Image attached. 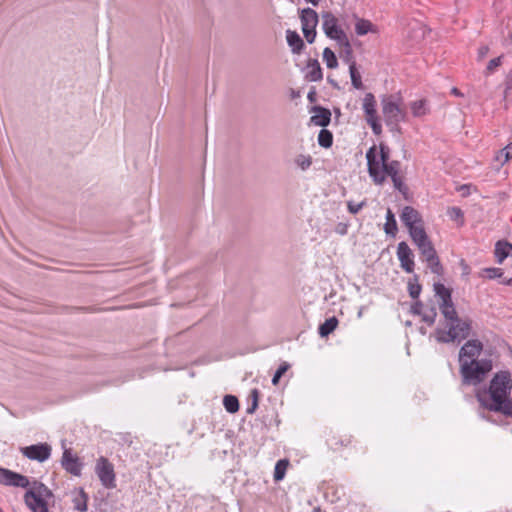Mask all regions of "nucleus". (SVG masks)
Listing matches in <instances>:
<instances>
[{
  "label": "nucleus",
  "instance_id": "obj_35",
  "mask_svg": "<svg viewBox=\"0 0 512 512\" xmlns=\"http://www.w3.org/2000/svg\"><path fill=\"white\" fill-rule=\"evenodd\" d=\"M409 295L413 299H417L421 293V285L418 283L417 276L414 279H410L408 282Z\"/></svg>",
  "mask_w": 512,
  "mask_h": 512
},
{
  "label": "nucleus",
  "instance_id": "obj_46",
  "mask_svg": "<svg viewBox=\"0 0 512 512\" xmlns=\"http://www.w3.org/2000/svg\"><path fill=\"white\" fill-rule=\"evenodd\" d=\"M81 497L83 499L82 502H76L75 504V508L81 512H84L87 510V500H88V496L87 494L81 490Z\"/></svg>",
  "mask_w": 512,
  "mask_h": 512
},
{
  "label": "nucleus",
  "instance_id": "obj_52",
  "mask_svg": "<svg viewBox=\"0 0 512 512\" xmlns=\"http://www.w3.org/2000/svg\"><path fill=\"white\" fill-rule=\"evenodd\" d=\"M328 81H329V82H330L334 87H338L337 83H336L334 80H332V79L328 78Z\"/></svg>",
  "mask_w": 512,
  "mask_h": 512
},
{
  "label": "nucleus",
  "instance_id": "obj_39",
  "mask_svg": "<svg viewBox=\"0 0 512 512\" xmlns=\"http://www.w3.org/2000/svg\"><path fill=\"white\" fill-rule=\"evenodd\" d=\"M259 395L260 393L258 389L254 388L251 390L249 395V398L251 399V405L246 410L248 414H253L256 411L258 407Z\"/></svg>",
  "mask_w": 512,
  "mask_h": 512
},
{
  "label": "nucleus",
  "instance_id": "obj_38",
  "mask_svg": "<svg viewBox=\"0 0 512 512\" xmlns=\"http://www.w3.org/2000/svg\"><path fill=\"white\" fill-rule=\"evenodd\" d=\"M377 160L380 161V167L391 161L390 148L384 143H380L379 145V159Z\"/></svg>",
  "mask_w": 512,
  "mask_h": 512
},
{
  "label": "nucleus",
  "instance_id": "obj_25",
  "mask_svg": "<svg viewBox=\"0 0 512 512\" xmlns=\"http://www.w3.org/2000/svg\"><path fill=\"white\" fill-rule=\"evenodd\" d=\"M338 326V319L333 316L325 320L318 328V333L321 337H327L331 334Z\"/></svg>",
  "mask_w": 512,
  "mask_h": 512
},
{
  "label": "nucleus",
  "instance_id": "obj_40",
  "mask_svg": "<svg viewBox=\"0 0 512 512\" xmlns=\"http://www.w3.org/2000/svg\"><path fill=\"white\" fill-rule=\"evenodd\" d=\"M502 275H503L502 269L501 268H495V267L485 268L481 272V276L487 277L488 279L499 278Z\"/></svg>",
  "mask_w": 512,
  "mask_h": 512
},
{
  "label": "nucleus",
  "instance_id": "obj_36",
  "mask_svg": "<svg viewBox=\"0 0 512 512\" xmlns=\"http://www.w3.org/2000/svg\"><path fill=\"white\" fill-rule=\"evenodd\" d=\"M288 466L287 460H279L274 469V479L276 481L282 480L285 476L286 468Z\"/></svg>",
  "mask_w": 512,
  "mask_h": 512
},
{
  "label": "nucleus",
  "instance_id": "obj_13",
  "mask_svg": "<svg viewBox=\"0 0 512 512\" xmlns=\"http://www.w3.org/2000/svg\"><path fill=\"white\" fill-rule=\"evenodd\" d=\"M0 484L26 488L29 486L30 482L28 478L22 474L9 469L0 468Z\"/></svg>",
  "mask_w": 512,
  "mask_h": 512
},
{
  "label": "nucleus",
  "instance_id": "obj_16",
  "mask_svg": "<svg viewBox=\"0 0 512 512\" xmlns=\"http://www.w3.org/2000/svg\"><path fill=\"white\" fill-rule=\"evenodd\" d=\"M310 112L314 115L310 118L311 123L320 127H327L331 122V112L322 106H313Z\"/></svg>",
  "mask_w": 512,
  "mask_h": 512
},
{
  "label": "nucleus",
  "instance_id": "obj_29",
  "mask_svg": "<svg viewBox=\"0 0 512 512\" xmlns=\"http://www.w3.org/2000/svg\"><path fill=\"white\" fill-rule=\"evenodd\" d=\"M386 234L394 236L397 232V223L393 212L388 209L386 214V223L384 225Z\"/></svg>",
  "mask_w": 512,
  "mask_h": 512
},
{
  "label": "nucleus",
  "instance_id": "obj_19",
  "mask_svg": "<svg viewBox=\"0 0 512 512\" xmlns=\"http://www.w3.org/2000/svg\"><path fill=\"white\" fill-rule=\"evenodd\" d=\"M401 221L403 224L410 228L414 225H418L422 223V218L420 213L411 206H405L402 210V213L400 215Z\"/></svg>",
  "mask_w": 512,
  "mask_h": 512
},
{
  "label": "nucleus",
  "instance_id": "obj_9",
  "mask_svg": "<svg viewBox=\"0 0 512 512\" xmlns=\"http://www.w3.org/2000/svg\"><path fill=\"white\" fill-rule=\"evenodd\" d=\"M322 28L326 36L337 43L347 38L344 30L338 25V19L333 13L326 11L322 13Z\"/></svg>",
  "mask_w": 512,
  "mask_h": 512
},
{
  "label": "nucleus",
  "instance_id": "obj_33",
  "mask_svg": "<svg viewBox=\"0 0 512 512\" xmlns=\"http://www.w3.org/2000/svg\"><path fill=\"white\" fill-rule=\"evenodd\" d=\"M223 405L229 413H235L239 410V401L233 395L224 396Z\"/></svg>",
  "mask_w": 512,
  "mask_h": 512
},
{
  "label": "nucleus",
  "instance_id": "obj_50",
  "mask_svg": "<svg viewBox=\"0 0 512 512\" xmlns=\"http://www.w3.org/2000/svg\"><path fill=\"white\" fill-rule=\"evenodd\" d=\"M451 93H452L453 95H455V96H463V94L461 93V91H460L458 88H456V87H454V88H452V89H451Z\"/></svg>",
  "mask_w": 512,
  "mask_h": 512
},
{
  "label": "nucleus",
  "instance_id": "obj_1",
  "mask_svg": "<svg viewBox=\"0 0 512 512\" xmlns=\"http://www.w3.org/2000/svg\"><path fill=\"white\" fill-rule=\"evenodd\" d=\"M512 390L511 375L508 371H500L490 381L487 392H479L476 399L480 404L479 416L487 421L490 418L483 410L500 412L512 417V399L509 395Z\"/></svg>",
  "mask_w": 512,
  "mask_h": 512
},
{
  "label": "nucleus",
  "instance_id": "obj_41",
  "mask_svg": "<svg viewBox=\"0 0 512 512\" xmlns=\"http://www.w3.org/2000/svg\"><path fill=\"white\" fill-rule=\"evenodd\" d=\"M447 214L454 221H460V224L464 223V213L459 207H451L448 209Z\"/></svg>",
  "mask_w": 512,
  "mask_h": 512
},
{
  "label": "nucleus",
  "instance_id": "obj_56",
  "mask_svg": "<svg viewBox=\"0 0 512 512\" xmlns=\"http://www.w3.org/2000/svg\"><path fill=\"white\" fill-rule=\"evenodd\" d=\"M0 512H3V511L0 509Z\"/></svg>",
  "mask_w": 512,
  "mask_h": 512
},
{
  "label": "nucleus",
  "instance_id": "obj_2",
  "mask_svg": "<svg viewBox=\"0 0 512 512\" xmlns=\"http://www.w3.org/2000/svg\"><path fill=\"white\" fill-rule=\"evenodd\" d=\"M483 348V343L478 339H470L460 348L459 372L463 385H479L493 369V362L490 358L478 359Z\"/></svg>",
  "mask_w": 512,
  "mask_h": 512
},
{
  "label": "nucleus",
  "instance_id": "obj_55",
  "mask_svg": "<svg viewBox=\"0 0 512 512\" xmlns=\"http://www.w3.org/2000/svg\"><path fill=\"white\" fill-rule=\"evenodd\" d=\"M510 38L512 39V31H511V34H510Z\"/></svg>",
  "mask_w": 512,
  "mask_h": 512
},
{
  "label": "nucleus",
  "instance_id": "obj_30",
  "mask_svg": "<svg viewBox=\"0 0 512 512\" xmlns=\"http://www.w3.org/2000/svg\"><path fill=\"white\" fill-rule=\"evenodd\" d=\"M349 73H350L351 82H352L353 87L356 88V89H362L363 88V83H362V80H361V75H360L359 71L356 68V63L355 62H352L349 65Z\"/></svg>",
  "mask_w": 512,
  "mask_h": 512
},
{
  "label": "nucleus",
  "instance_id": "obj_42",
  "mask_svg": "<svg viewBox=\"0 0 512 512\" xmlns=\"http://www.w3.org/2000/svg\"><path fill=\"white\" fill-rule=\"evenodd\" d=\"M288 368H289V364L285 363V362L279 366V368L277 369V371L275 372V374L272 378L273 385H277L279 383L280 378L286 373Z\"/></svg>",
  "mask_w": 512,
  "mask_h": 512
},
{
  "label": "nucleus",
  "instance_id": "obj_20",
  "mask_svg": "<svg viewBox=\"0 0 512 512\" xmlns=\"http://www.w3.org/2000/svg\"><path fill=\"white\" fill-rule=\"evenodd\" d=\"M495 257L498 263H502L508 256L512 255V244L507 240H499L495 244Z\"/></svg>",
  "mask_w": 512,
  "mask_h": 512
},
{
  "label": "nucleus",
  "instance_id": "obj_23",
  "mask_svg": "<svg viewBox=\"0 0 512 512\" xmlns=\"http://www.w3.org/2000/svg\"><path fill=\"white\" fill-rule=\"evenodd\" d=\"M410 109L414 117H423L430 113V108L426 99L411 102Z\"/></svg>",
  "mask_w": 512,
  "mask_h": 512
},
{
  "label": "nucleus",
  "instance_id": "obj_44",
  "mask_svg": "<svg viewBox=\"0 0 512 512\" xmlns=\"http://www.w3.org/2000/svg\"><path fill=\"white\" fill-rule=\"evenodd\" d=\"M500 156L504 157L503 163H506L512 159V143H509L506 147L499 151L497 160H500Z\"/></svg>",
  "mask_w": 512,
  "mask_h": 512
},
{
  "label": "nucleus",
  "instance_id": "obj_34",
  "mask_svg": "<svg viewBox=\"0 0 512 512\" xmlns=\"http://www.w3.org/2000/svg\"><path fill=\"white\" fill-rule=\"evenodd\" d=\"M323 60L325 61L327 67L330 69H334L338 66L335 53L328 47H326L323 51Z\"/></svg>",
  "mask_w": 512,
  "mask_h": 512
},
{
  "label": "nucleus",
  "instance_id": "obj_17",
  "mask_svg": "<svg viewBox=\"0 0 512 512\" xmlns=\"http://www.w3.org/2000/svg\"><path fill=\"white\" fill-rule=\"evenodd\" d=\"M352 443V436L348 434L331 433L327 438V444L333 451H341Z\"/></svg>",
  "mask_w": 512,
  "mask_h": 512
},
{
  "label": "nucleus",
  "instance_id": "obj_45",
  "mask_svg": "<svg viewBox=\"0 0 512 512\" xmlns=\"http://www.w3.org/2000/svg\"><path fill=\"white\" fill-rule=\"evenodd\" d=\"M366 205V201H362L360 203L355 204L352 201L347 203L348 211L351 214H357L364 206Z\"/></svg>",
  "mask_w": 512,
  "mask_h": 512
},
{
  "label": "nucleus",
  "instance_id": "obj_43",
  "mask_svg": "<svg viewBox=\"0 0 512 512\" xmlns=\"http://www.w3.org/2000/svg\"><path fill=\"white\" fill-rule=\"evenodd\" d=\"M422 321L428 325H433L436 320L437 312L435 308H431L428 312L422 313Z\"/></svg>",
  "mask_w": 512,
  "mask_h": 512
},
{
  "label": "nucleus",
  "instance_id": "obj_54",
  "mask_svg": "<svg viewBox=\"0 0 512 512\" xmlns=\"http://www.w3.org/2000/svg\"><path fill=\"white\" fill-rule=\"evenodd\" d=\"M296 96H298V94H296V93L293 91V93H292V97L294 98V97H296Z\"/></svg>",
  "mask_w": 512,
  "mask_h": 512
},
{
  "label": "nucleus",
  "instance_id": "obj_12",
  "mask_svg": "<svg viewBox=\"0 0 512 512\" xmlns=\"http://www.w3.org/2000/svg\"><path fill=\"white\" fill-rule=\"evenodd\" d=\"M22 454L31 459L39 462L46 461L51 455V446L47 443L27 446L21 449Z\"/></svg>",
  "mask_w": 512,
  "mask_h": 512
},
{
  "label": "nucleus",
  "instance_id": "obj_27",
  "mask_svg": "<svg viewBox=\"0 0 512 512\" xmlns=\"http://www.w3.org/2000/svg\"><path fill=\"white\" fill-rule=\"evenodd\" d=\"M337 44L342 48L341 56L343 57L344 61L349 63V65L352 62H355L353 60L352 46L350 44V41H349L348 37L345 38L343 41L338 42Z\"/></svg>",
  "mask_w": 512,
  "mask_h": 512
},
{
  "label": "nucleus",
  "instance_id": "obj_11",
  "mask_svg": "<svg viewBox=\"0 0 512 512\" xmlns=\"http://www.w3.org/2000/svg\"><path fill=\"white\" fill-rule=\"evenodd\" d=\"M434 291L439 298V309L442 315H450L452 310H455L454 303L451 297V290L445 287L442 283L434 284Z\"/></svg>",
  "mask_w": 512,
  "mask_h": 512
},
{
  "label": "nucleus",
  "instance_id": "obj_49",
  "mask_svg": "<svg viewBox=\"0 0 512 512\" xmlns=\"http://www.w3.org/2000/svg\"><path fill=\"white\" fill-rule=\"evenodd\" d=\"M307 98L309 100V102L311 103H314L316 102L317 100V94H316V91L315 89L313 88L312 90L309 91L308 95H307Z\"/></svg>",
  "mask_w": 512,
  "mask_h": 512
},
{
  "label": "nucleus",
  "instance_id": "obj_22",
  "mask_svg": "<svg viewBox=\"0 0 512 512\" xmlns=\"http://www.w3.org/2000/svg\"><path fill=\"white\" fill-rule=\"evenodd\" d=\"M309 71L306 75V79L311 82H317L322 80L323 73L320 64L317 59H310L307 65Z\"/></svg>",
  "mask_w": 512,
  "mask_h": 512
},
{
  "label": "nucleus",
  "instance_id": "obj_48",
  "mask_svg": "<svg viewBox=\"0 0 512 512\" xmlns=\"http://www.w3.org/2000/svg\"><path fill=\"white\" fill-rule=\"evenodd\" d=\"M500 63H501V58L500 57L491 59L488 62L487 70L489 72H492L496 67H498L500 65Z\"/></svg>",
  "mask_w": 512,
  "mask_h": 512
},
{
  "label": "nucleus",
  "instance_id": "obj_32",
  "mask_svg": "<svg viewBox=\"0 0 512 512\" xmlns=\"http://www.w3.org/2000/svg\"><path fill=\"white\" fill-rule=\"evenodd\" d=\"M390 178H391V180L393 182L394 188L396 190H398L405 198H407V195H408V192H409V188L404 183L403 176L400 174V175L393 176V177H390Z\"/></svg>",
  "mask_w": 512,
  "mask_h": 512
},
{
  "label": "nucleus",
  "instance_id": "obj_26",
  "mask_svg": "<svg viewBox=\"0 0 512 512\" xmlns=\"http://www.w3.org/2000/svg\"><path fill=\"white\" fill-rule=\"evenodd\" d=\"M26 492H34V495L40 498H49L52 496L51 490L41 482L34 481L31 489Z\"/></svg>",
  "mask_w": 512,
  "mask_h": 512
},
{
  "label": "nucleus",
  "instance_id": "obj_47",
  "mask_svg": "<svg viewBox=\"0 0 512 512\" xmlns=\"http://www.w3.org/2000/svg\"><path fill=\"white\" fill-rule=\"evenodd\" d=\"M423 303L420 300L415 301L411 305V312L415 315H422Z\"/></svg>",
  "mask_w": 512,
  "mask_h": 512
},
{
  "label": "nucleus",
  "instance_id": "obj_53",
  "mask_svg": "<svg viewBox=\"0 0 512 512\" xmlns=\"http://www.w3.org/2000/svg\"><path fill=\"white\" fill-rule=\"evenodd\" d=\"M312 512H321L320 508H314Z\"/></svg>",
  "mask_w": 512,
  "mask_h": 512
},
{
  "label": "nucleus",
  "instance_id": "obj_18",
  "mask_svg": "<svg viewBox=\"0 0 512 512\" xmlns=\"http://www.w3.org/2000/svg\"><path fill=\"white\" fill-rule=\"evenodd\" d=\"M24 501L32 512H49L45 499L35 496L34 492H26Z\"/></svg>",
  "mask_w": 512,
  "mask_h": 512
},
{
  "label": "nucleus",
  "instance_id": "obj_14",
  "mask_svg": "<svg viewBox=\"0 0 512 512\" xmlns=\"http://www.w3.org/2000/svg\"><path fill=\"white\" fill-rule=\"evenodd\" d=\"M397 257L404 271L407 273L414 271V254L406 242L402 241L398 244Z\"/></svg>",
  "mask_w": 512,
  "mask_h": 512
},
{
  "label": "nucleus",
  "instance_id": "obj_4",
  "mask_svg": "<svg viewBox=\"0 0 512 512\" xmlns=\"http://www.w3.org/2000/svg\"><path fill=\"white\" fill-rule=\"evenodd\" d=\"M383 120L392 133H401L400 123L406 120L407 113L402 108V99L397 95H384L381 98Z\"/></svg>",
  "mask_w": 512,
  "mask_h": 512
},
{
  "label": "nucleus",
  "instance_id": "obj_28",
  "mask_svg": "<svg viewBox=\"0 0 512 512\" xmlns=\"http://www.w3.org/2000/svg\"><path fill=\"white\" fill-rule=\"evenodd\" d=\"M355 31L357 35L363 36L366 35L368 32H374V26L373 24L366 19H358L355 24Z\"/></svg>",
  "mask_w": 512,
  "mask_h": 512
},
{
  "label": "nucleus",
  "instance_id": "obj_37",
  "mask_svg": "<svg viewBox=\"0 0 512 512\" xmlns=\"http://www.w3.org/2000/svg\"><path fill=\"white\" fill-rule=\"evenodd\" d=\"M296 165L305 171L312 165V157L310 155L299 154L295 158Z\"/></svg>",
  "mask_w": 512,
  "mask_h": 512
},
{
  "label": "nucleus",
  "instance_id": "obj_8",
  "mask_svg": "<svg viewBox=\"0 0 512 512\" xmlns=\"http://www.w3.org/2000/svg\"><path fill=\"white\" fill-rule=\"evenodd\" d=\"M300 20L304 37L309 44H312L316 38L318 14L312 8H305L301 11Z\"/></svg>",
  "mask_w": 512,
  "mask_h": 512
},
{
  "label": "nucleus",
  "instance_id": "obj_24",
  "mask_svg": "<svg viewBox=\"0 0 512 512\" xmlns=\"http://www.w3.org/2000/svg\"><path fill=\"white\" fill-rule=\"evenodd\" d=\"M409 234L414 241V243L418 246V243H423L427 240H429L427 233L423 227V223H420L418 225H414L410 228H408Z\"/></svg>",
  "mask_w": 512,
  "mask_h": 512
},
{
  "label": "nucleus",
  "instance_id": "obj_31",
  "mask_svg": "<svg viewBox=\"0 0 512 512\" xmlns=\"http://www.w3.org/2000/svg\"><path fill=\"white\" fill-rule=\"evenodd\" d=\"M318 143L321 147L330 148L333 144V135L327 129L320 130L318 134Z\"/></svg>",
  "mask_w": 512,
  "mask_h": 512
},
{
  "label": "nucleus",
  "instance_id": "obj_21",
  "mask_svg": "<svg viewBox=\"0 0 512 512\" xmlns=\"http://www.w3.org/2000/svg\"><path fill=\"white\" fill-rule=\"evenodd\" d=\"M286 39L288 45L291 47L292 52L294 54H300L305 46L300 35L296 31L287 30Z\"/></svg>",
  "mask_w": 512,
  "mask_h": 512
},
{
  "label": "nucleus",
  "instance_id": "obj_15",
  "mask_svg": "<svg viewBox=\"0 0 512 512\" xmlns=\"http://www.w3.org/2000/svg\"><path fill=\"white\" fill-rule=\"evenodd\" d=\"M62 467L74 476H80L83 464L78 456L73 455L71 449H65L61 460Z\"/></svg>",
  "mask_w": 512,
  "mask_h": 512
},
{
  "label": "nucleus",
  "instance_id": "obj_51",
  "mask_svg": "<svg viewBox=\"0 0 512 512\" xmlns=\"http://www.w3.org/2000/svg\"><path fill=\"white\" fill-rule=\"evenodd\" d=\"M307 1L310 2L314 6H317L320 2V0H307Z\"/></svg>",
  "mask_w": 512,
  "mask_h": 512
},
{
  "label": "nucleus",
  "instance_id": "obj_3",
  "mask_svg": "<svg viewBox=\"0 0 512 512\" xmlns=\"http://www.w3.org/2000/svg\"><path fill=\"white\" fill-rule=\"evenodd\" d=\"M444 328H437L435 338L439 343H460L471 335L472 320L460 318L456 309L450 315H443Z\"/></svg>",
  "mask_w": 512,
  "mask_h": 512
},
{
  "label": "nucleus",
  "instance_id": "obj_5",
  "mask_svg": "<svg viewBox=\"0 0 512 512\" xmlns=\"http://www.w3.org/2000/svg\"><path fill=\"white\" fill-rule=\"evenodd\" d=\"M367 166L369 176L376 185H382L386 177L400 175L401 163L398 160H391L380 167V161L377 160V147L373 145L366 152Z\"/></svg>",
  "mask_w": 512,
  "mask_h": 512
},
{
  "label": "nucleus",
  "instance_id": "obj_10",
  "mask_svg": "<svg viewBox=\"0 0 512 512\" xmlns=\"http://www.w3.org/2000/svg\"><path fill=\"white\" fill-rule=\"evenodd\" d=\"M417 247L423 260L427 262V266L430 268L431 272L441 275L443 273V267L432 242L427 240L423 243H418Z\"/></svg>",
  "mask_w": 512,
  "mask_h": 512
},
{
  "label": "nucleus",
  "instance_id": "obj_7",
  "mask_svg": "<svg viewBox=\"0 0 512 512\" xmlns=\"http://www.w3.org/2000/svg\"><path fill=\"white\" fill-rule=\"evenodd\" d=\"M376 105L375 96L372 93H366L363 99L365 120L373 133L378 136L382 133V125L377 115Z\"/></svg>",
  "mask_w": 512,
  "mask_h": 512
},
{
  "label": "nucleus",
  "instance_id": "obj_6",
  "mask_svg": "<svg viewBox=\"0 0 512 512\" xmlns=\"http://www.w3.org/2000/svg\"><path fill=\"white\" fill-rule=\"evenodd\" d=\"M95 473L105 488L113 489L116 487L114 466L106 457L101 456L97 459Z\"/></svg>",
  "mask_w": 512,
  "mask_h": 512
}]
</instances>
